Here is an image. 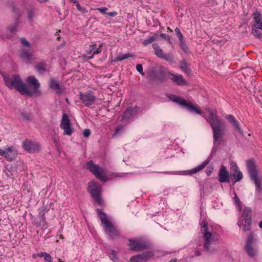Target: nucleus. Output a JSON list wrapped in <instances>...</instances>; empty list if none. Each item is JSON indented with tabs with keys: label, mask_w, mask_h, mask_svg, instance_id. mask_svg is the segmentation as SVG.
I'll use <instances>...</instances> for the list:
<instances>
[{
	"label": "nucleus",
	"mask_w": 262,
	"mask_h": 262,
	"mask_svg": "<svg viewBox=\"0 0 262 262\" xmlns=\"http://www.w3.org/2000/svg\"><path fill=\"white\" fill-rule=\"evenodd\" d=\"M213 167L211 166H208L205 170V172L207 176H210L213 172Z\"/></svg>",
	"instance_id": "nucleus-47"
},
{
	"label": "nucleus",
	"mask_w": 262,
	"mask_h": 262,
	"mask_svg": "<svg viewBox=\"0 0 262 262\" xmlns=\"http://www.w3.org/2000/svg\"><path fill=\"white\" fill-rule=\"evenodd\" d=\"M136 70L137 71L139 72L142 75L144 76L145 75V73L143 71V67L142 64H138L136 66Z\"/></svg>",
	"instance_id": "nucleus-42"
},
{
	"label": "nucleus",
	"mask_w": 262,
	"mask_h": 262,
	"mask_svg": "<svg viewBox=\"0 0 262 262\" xmlns=\"http://www.w3.org/2000/svg\"><path fill=\"white\" fill-rule=\"evenodd\" d=\"M219 181L221 183L230 182L229 172L227 170L226 167L222 165L219 172Z\"/></svg>",
	"instance_id": "nucleus-21"
},
{
	"label": "nucleus",
	"mask_w": 262,
	"mask_h": 262,
	"mask_svg": "<svg viewBox=\"0 0 262 262\" xmlns=\"http://www.w3.org/2000/svg\"><path fill=\"white\" fill-rule=\"evenodd\" d=\"M60 127L63 130L64 135L70 136L73 133V128L71 126L70 121L67 114L62 115Z\"/></svg>",
	"instance_id": "nucleus-18"
},
{
	"label": "nucleus",
	"mask_w": 262,
	"mask_h": 262,
	"mask_svg": "<svg viewBox=\"0 0 262 262\" xmlns=\"http://www.w3.org/2000/svg\"><path fill=\"white\" fill-rule=\"evenodd\" d=\"M164 53H165L163 52V50L160 49V50H158L156 52H155V55L158 57L162 59Z\"/></svg>",
	"instance_id": "nucleus-45"
},
{
	"label": "nucleus",
	"mask_w": 262,
	"mask_h": 262,
	"mask_svg": "<svg viewBox=\"0 0 262 262\" xmlns=\"http://www.w3.org/2000/svg\"><path fill=\"white\" fill-rule=\"evenodd\" d=\"M77 9L82 13L83 14L86 13L88 12V10L85 7H81L79 3H77V5H76Z\"/></svg>",
	"instance_id": "nucleus-38"
},
{
	"label": "nucleus",
	"mask_w": 262,
	"mask_h": 262,
	"mask_svg": "<svg viewBox=\"0 0 262 262\" xmlns=\"http://www.w3.org/2000/svg\"><path fill=\"white\" fill-rule=\"evenodd\" d=\"M87 168L93 173L95 177L102 181L106 182V179L103 174L102 170L98 166L94 164L92 161H89L86 163Z\"/></svg>",
	"instance_id": "nucleus-16"
},
{
	"label": "nucleus",
	"mask_w": 262,
	"mask_h": 262,
	"mask_svg": "<svg viewBox=\"0 0 262 262\" xmlns=\"http://www.w3.org/2000/svg\"><path fill=\"white\" fill-rule=\"evenodd\" d=\"M42 217L43 220H45V215L44 214H42Z\"/></svg>",
	"instance_id": "nucleus-61"
},
{
	"label": "nucleus",
	"mask_w": 262,
	"mask_h": 262,
	"mask_svg": "<svg viewBox=\"0 0 262 262\" xmlns=\"http://www.w3.org/2000/svg\"><path fill=\"white\" fill-rule=\"evenodd\" d=\"M164 68L162 66L152 67L149 71V79L150 80H161L165 77Z\"/></svg>",
	"instance_id": "nucleus-14"
},
{
	"label": "nucleus",
	"mask_w": 262,
	"mask_h": 262,
	"mask_svg": "<svg viewBox=\"0 0 262 262\" xmlns=\"http://www.w3.org/2000/svg\"><path fill=\"white\" fill-rule=\"evenodd\" d=\"M160 36L163 38V39H165L168 41L169 43H171V41L169 39V35L165 33H161Z\"/></svg>",
	"instance_id": "nucleus-46"
},
{
	"label": "nucleus",
	"mask_w": 262,
	"mask_h": 262,
	"mask_svg": "<svg viewBox=\"0 0 262 262\" xmlns=\"http://www.w3.org/2000/svg\"><path fill=\"white\" fill-rule=\"evenodd\" d=\"M97 10L101 13L105 14H106V11L107 10V8L106 7H101L97 8Z\"/></svg>",
	"instance_id": "nucleus-51"
},
{
	"label": "nucleus",
	"mask_w": 262,
	"mask_h": 262,
	"mask_svg": "<svg viewBox=\"0 0 262 262\" xmlns=\"http://www.w3.org/2000/svg\"><path fill=\"white\" fill-rule=\"evenodd\" d=\"M71 1L72 3L76 4V5H77V3H79L77 0H71Z\"/></svg>",
	"instance_id": "nucleus-58"
},
{
	"label": "nucleus",
	"mask_w": 262,
	"mask_h": 262,
	"mask_svg": "<svg viewBox=\"0 0 262 262\" xmlns=\"http://www.w3.org/2000/svg\"><path fill=\"white\" fill-rule=\"evenodd\" d=\"M21 57L24 59H26L27 61L30 62L31 60L32 55L27 51L23 52L21 54Z\"/></svg>",
	"instance_id": "nucleus-33"
},
{
	"label": "nucleus",
	"mask_w": 262,
	"mask_h": 262,
	"mask_svg": "<svg viewBox=\"0 0 262 262\" xmlns=\"http://www.w3.org/2000/svg\"><path fill=\"white\" fill-rule=\"evenodd\" d=\"M225 118L232 126L236 127L240 133H243L242 129L240 127L238 121L235 119L233 115H227L226 116Z\"/></svg>",
	"instance_id": "nucleus-24"
},
{
	"label": "nucleus",
	"mask_w": 262,
	"mask_h": 262,
	"mask_svg": "<svg viewBox=\"0 0 262 262\" xmlns=\"http://www.w3.org/2000/svg\"><path fill=\"white\" fill-rule=\"evenodd\" d=\"M138 107H128L123 113L122 115V119L124 120H129L132 118L137 113L138 110Z\"/></svg>",
	"instance_id": "nucleus-22"
},
{
	"label": "nucleus",
	"mask_w": 262,
	"mask_h": 262,
	"mask_svg": "<svg viewBox=\"0 0 262 262\" xmlns=\"http://www.w3.org/2000/svg\"><path fill=\"white\" fill-rule=\"evenodd\" d=\"M254 24L252 26V33L257 38H261L262 34V14L259 12H255L253 14Z\"/></svg>",
	"instance_id": "nucleus-8"
},
{
	"label": "nucleus",
	"mask_w": 262,
	"mask_h": 262,
	"mask_svg": "<svg viewBox=\"0 0 262 262\" xmlns=\"http://www.w3.org/2000/svg\"><path fill=\"white\" fill-rule=\"evenodd\" d=\"M45 261L46 262H52V258L49 254H47L44 258Z\"/></svg>",
	"instance_id": "nucleus-50"
},
{
	"label": "nucleus",
	"mask_w": 262,
	"mask_h": 262,
	"mask_svg": "<svg viewBox=\"0 0 262 262\" xmlns=\"http://www.w3.org/2000/svg\"><path fill=\"white\" fill-rule=\"evenodd\" d=\"M24 149L29 153H33L39 150V144L36 142H33L30 139H26L23 143Z\"/></svg>",
	"instance_id": "nucleus-19"
},
{
	"label": "nucleus",
	"mask_w": 262,
	"mask_h": 262,
	"mask_svg": "<svg viewBox=\"0 0 262 262\" xmlns=\"http://www.w3.org/2000/svg\"><path fill=\"white\" fill-rule=\"evenodd\" d=\"M28 85L25 84V88L27 92H23V95L31 97L33 94L37 96L40 95L39 91L40 83L37 79L33 76H30L26 79Z\"/></svg>",
	"instance_id": "nucleus-6"
},
{
	"label": "nucleus",
	"mask_w": 262,
	"mask_h": 262,
	"mask_svg": "<svg viewBox=\"0 0 262 262\" xmlns=\"http://www.w3.org/2000/svg\"><path fill=\"white\" fill-rule=\"evenodd\" d=\"M19 18H17L16 21L8 27V30L11 34H14L17 29L19 25Z\"/></svg>",
	"instance_id": "nucleus-29"
},
{
	"label": "nucleus",
	"mask_w": 262,
	"mask_h": 262,
	"mask_svg": "<svg viewBox=\"0 0 262 262\" xmlns=\"http://www.w3.org/2000/svg\"><path fill=\"white\" fill-rule=\"evenodd\" d=\"M128 246L131 250L140 251L149 247L148 243L142 238H135L130 239Z\"/></svg>",
	"instance_id": "nucleus-12"
},
{
	"label": "nucleus",
	"mask_w": 262,
	"mask_h": 262,
	"mask_svg": "<svg viewBox=\"0 0 262 262\" xmlns=\"http://www.w3.org/2000/svg\"><path fill=\"white\" fill-rule=\"evenodd\" d=\"M37 72L40 74H43L47 70V64L43 62L37 63L35 66Z\"/></svg>",
	"instance_id": "nucleus-27"
},
{
	"label": "nucleus",
	"mask_w": 262,
	"mask_h": 262,
	"mask_svg": "<svg viewBox=\"0 0 262 262\" xmlns=\"http://www.w3.org/2000/svg\"><path fill=\"white\" fill-rule=\"evenodd\" d=\"M91 55L88 56L86 57V59L88 60H91V59H92L93 58H94L95 55H93V54H91Z\"/></svg>",
	"instance_id": "nucleus-55"
},
{
	"label": "nucleus",
	"mask_w": 262,
	"mask_h": 262,
	"mask_svg": "<svg viewBox=\"0 0 262 262\" xmlns=\"http://www.w3.org/2000/svg\"><path fill=\"white\" fill-rule=\"evenodd\" d=\"M101 47H102V44L99 45V47H97L96 45V46H95V48H94V51H93V55L95 56L96 55L101 53V52L102 51Z\"/></svg>",
	"instance_id": "nucleus-37"
},
{
	"label": "nucleus",
	"mask_w": 262,
	"mask_h": 262,
	"mask_svg": "<svg viewBox=\"0 0 262 262\" xmlns=\"http://www.w3.org/2000/svg\"><path fill=\"white\" fill-rule=\"evenodd\" d=\"M168 98L172 101L185 107L187 110L191 112H195L198 114H201V111L198 108L196 105H193L191 103L187 102L185 99L178 97L174 95H169Z\"/></svg>",
	"instance_id": "nucleus-7"
},
{
	"label": "nucleus",
	"mask_w": 262,
	"mask_h": 262,
	"mask_svg": "<svg viewBox=\"0 0 262 262\" xmlns=\"http://www.w3.org/2000/svg\"><path fill=\"white\" fill-rule=\"evenodd\" d=\"M47 254L48 253H46V252H41L40 254H39V256L40 257H43L45 258V257L47 255Z\"/></svg>",
	"instance_id": "nucleus-56"
},
{
	"label": "nucleus",
	"mask_w": 262,
	"mask_h": 262,
	"mask_svg": "<svg viewBox=\"0 0 262 262\" xmlns=\"http://www.w3.org/2000/svg\"><path fill=\"white\" fill-rule=\"evenodd\" d=\"M97 212L101 223L104 226L105 232L112 238H116L120 235V231L109 221L106 213L102 210L97 209Z\"/></svg>",
	"instance_id": "nucleus-3"
},
{
	"label": "nucleus",
	"mask_w": 262,
	"mask_h": 262,
	"mask_svg": "<svg viewBox=\"0 0 262 262\" xmlns=\"http://www.w3.org/2000/svg\"><path fill=\"white\" fill-rule=\"evenodd\" d=\"M58 261H59V262H62V261L61 260V259H59Z\"/></svg>",
	"instance_id": "nucleus-62"
},
{
	"label": "nucleus",
	"mask_w": 262,
	"mask_h": 262,
	"mask_svg": "<svg viewBox=\"0 0 262 262\" xmlns=\"http://www.w3.org/2000/svg\"><path fill=\"white\" fill-rule=\"evenodd\" d=\"M230 172L234 184L240 181L243 179V174L235 162L230 163Z\"/></svg>",
	"instance_id": "nucleus-20"
},
{
	"label": "nucleus",
	"mask_w": 262,
	"mask_h": 262,
	"mask_svg": "<svg viewBox=\"0 0 262 262\" xmlns=\"http://www.w3.org/2000/svg\"><path fill=\"white\" fill-rule=\"evenodd\" d=\"M212 156L209 157L206 160L203 162L200 165L197 167L192 169L190 171H181L176 172H161L162 173L168 174H176V175H187L195 173L204 169L210 162Z\"/></svg>",
	"instance_id": "nucleus-11"
},
{
	"label": "nucleus",
	"mask_w": 262,
	"mask_h": 262,
	"mask_svg": "<svg viewBox=\"0 0 262 262\" xmlns=\"http://www.w3.org/2000/svg\"><path fill=\"white\" fill-rule=\"evenodd\" d=\"M246 167L250 179L255 184L256 193H262V179L259 176V171L254 160L252 159L247 160Z\"/></svg>",
	"instance_id": "nucleus-2"
},
{
	"label": "nucleus",
	"mask_w": 262,
	"mask_h": 262,
	"mask_svg": "<svg viewBox=\"0 0 262 262\" xmlns=\"http://www.w3.org/2000/svg\"><path fill=\"white\" fill-rule=\"evenodd\" d=\"M35 11H36L35 9L34 8H31L28 10V11H27L28 18L30 20V21H32L33 18L35 16Z\"/></svg>",
	"instance_id": "nucleus-32"
},
{
	"label": "nucleus",
	"mask_w": 262,
	"mask_h": 262,
	"mask_svg": "<svg viewBox=\"0 0 262 262\" xmlns=\"http://www.w3.org/2000/svg\"><path fill=\"white\" fill-rule=\"evenodd\" d=\"M195 254V256H200L201 255V253H200V252L199 251H196L195 252V254Z\"/></svg>",
	"instance_id": "nucleus-57"
},
{
	"label": "nucleus",
	"mask_w": 262,
	"mask_h": 262,
	"mask_svg": "<svg viewBox=\"0 0 262 262\" xmlns=\"http://www.w3.org/2000/svg\"><path fill=\"white\" fill-rule=\"evenodd\" d=\"M38 1L41 3H45V2H47L48 0H38Z\"/></svg>",
	"instance_id": "nucleus-59"
},
{
	"label": "nucleus",
	"mask_w": 262,
	"mask_h": 262,
	"mask_svg": "<svg viewBox=\"0 0 262 262\" xmlns=\"http://www.w3.org/2000/svg\"><path fill=\"white\" fill-rule=\"evenodd\" d=\"M4 80L6 85L10 90L15 89L23 95V92H27L25 88V83L20 76L13 74L11 76H5Z\"/></svg>",
	"instance_id": "nucleus-4"
},
{
	"label": "nucleus",
	"mask_w": 262,
	"mask_h": 262,
	"mask_svg": "<svg viewBox=\"0 0 262 262\" xmlns=\"http://www.w3.org/2000/svg\"><path fill=\"white\" fill-rule=\"evenodd\" d=\"M21 43L23 46L29 47L30 46V43L25 38H21Z\"/></svg>",
	"instance_id": "nucleus-44"
},
{
	"label": "nucleus",
	"mask_w": 262,
	"mask_h": 262,
	"mask_svg": "<svg viewBox=\"0 0 262 262\" xmlns=\"http://www.w3.org/2000/svg\"><path fill=\"white\" fill-rule=\"evenodd\" d=\"M203 228L204 231L203 239H204V248L207 252H212L214 248L213 247V245H215L218 238L216 237L215 234L212 233L208 231V227L207 223L203 222Z\"/></svg>",
	"instance_id": "nucleus-5"
},
{
	"label": "nucleus",
	"mask_w": 262,
	"mask_h": 262,
	"mask_svg": "<svg viewBox=\"0 0 262 262\" xmlns=\"http://www.w3.org/2000/svg\"><path fill=\"white\" fill-rule=\"evenodd\" d=\"M96 46V43H93L89 46V49L86 51L87 54H91L93 53L94 49Z\"/></svg>",
	"instance_id": "nucleus-43"
},
{
	"label": "nucleus",
	"mask_w": 262,
	"mask_h": 262,
	"mask_svg": "<svg viewBox=\"0 0 262 262\" xmlns=\"http://www.w3.org/2000/svg\"><path fill=\"white\" fill-rule=\"evenodd\" d=\"M49 87L55 90L57 94H60L62 92V90L60 87L58 81L54 79H51L49 81Z\"/></svg>",
	"instance_id": "nucleus-25"
},
{
	"label": "nucleus",
	"mask_w": 262,
	"mask_h": 262,
	"mask_svg": "<svg viewBox=\"0 0 262 262\" xmlns=\"http://www.w3.org/2000/svg\"><path fill=\"white\" fill-rule=\"evenodd\" d=\"M243 219L239 221L237 225L239 226H243L244 231H249L251 229L252 223L251 210L250 208L245 207L242 214Z\"/></svg>",
	"instance_id": "nucleus-9"
},
{
	"label": "nucleus",
	"mask_w": 262,
	"mask_h": 262,
	"mask_svg": "<svg viewBox=\"0 0 262 262\" xmlns=\"http://www.w3.org/2000/svg\"><path fill=\"white\" fill-rule=\"evenodd\" d=\"M79 96L82 102L86 106L94 104L97 100V98L94 95L93 92L91 91L84 93L80 92Z\"/></svg>",
	"instance_id": "nucleus-15"
},
{
	"label": "nucleus",
	"mask_w": 262,
	"mask_h": 262,
	"mask_svg": "<svg viewBox=\"0 0 262 262\" xmlns=\"http://www.w3.org/2000/svg\"><path fill=\"white\" fill-rule=\"evenodd\" d=\"M17 155V151L13 146H6L4 149H0V156H4L8 161L14 160Z\"/></svg>",
	"instance_id": "nucleus-17"
},
{
	"label": "nucleus",
	"mask_w": 262,
	"mask_h": 262,
	"mask_svg": "<svg viewBox=\"0 0 262 262\" xmlns=\"http://www.w3.org/2000/svg\"><path fill=\"white\" fill-rule=\"evenodd\" d=\"M130 56H131V54L129 53H127V54H124V55H119L117 56L116 60L118 61H122L124 59H125Z\"/></svg>",
	"instance_id": "nucleus-36"
},
{
	"label": "nucleus",
	"mask_w": 262,
	"mask_h": 262,
	"mask_svg": "<svg viewBox=\"0 0 262 262\" xmlns=\"http://www.w3.org/2000/svg\"><path fill=\"white\" fill-rule=\"evenodd\" d=\"M180 46L185 53L187 52L188 48L186 46V44L185 43V42L183 39L182 40L180 41Z\"/></svg>",
	"instance_id": "nucleus-41"
},
{
	"label": "nucleus",
	"mask_w": 262,
	"mask_h": 262,
	"mask_svg": "<svg viewBox=\"0 0 262 262\" xmlns=\"http://www.w3.org/2000/svg\"><path fill=\"white\" fill-rule=\"evenodd\" d=\"M254 242V234L251 232L247 236L245 245V250L248 255L251 258L254 257L257 254V248L253 245Z\"/></svg>",
	"instance_id": "nucleus-10"
},
{
	"label": "nucleus",
	"mask_w": 262,
	"mask_h": 262,
	"mask_svg": "<svg viewBox=\"0 0 262 262\" xmlns=\"http://www.w3.org/2000/svg\"><path fill=\"white\" fill-rule=\"evenodd\" d=\"M125 125L120 124L116 128L114 136L117 135L118 134H121L125 129Z\"/></svg>",
	"instance_id": "nucleus-34"
},
{
	"label": "nucleus",
	"mask_w": 262,
	"mask_h": 262,
	"mask_svg": "<svg viewBox=\"0 0 262 262\" xmlns=\"http://www.w3.org/2000/svg\"><path fill=\"white\" fill-rule=\"evenodd\" d=\"M110 258L115 261L118 259V257L116 251L114 250H112L111 252L108 254Z\"/></svg>",
	"instance_id": "nucleus-35"
},
{
	"label": "nucleus",
	"mask_w": 262,
	"mask_h": 262,
	"mask_svg": "<svg viewBox=\"0 0 262 262\" xmlns=\"http://www.w3.org/2000/svg\"><path fill=\"white\" fill-rule=\"evenodd\" d=\"M152 48L155 51V52H156L158 50L161 49L159 45L157 43H154L152 44Z\"/></svg>",
	"instance_id": "nucleus-52"
},
{
	"label": "nucleus",
	"mask_w": 262,
	"mask_h": 262,
	"mask_svg": "<svg viewBox=\"0 0 262 262\" xmlns=\"http://www.w3.org/2000/svg\"><path fill=\"white\" fill-rule=\"evenodd\" d=\"M154 255V252L152 251H144L141 254H137V256L139 257L141 260L143 261H146L152 257Z\"/></svg>",
	"instance_id": "nucleus-26"
},
{
	"label": "nucleus",
	"mask_w": 262,
	"mask_h": 262,
	"mask_svg": "<svg viewBox=\"0 0 262 262\" xmlns=\"http://www.w3.org/2000/svg\"><path fill=\"white\" fill-rule=\"evenodd\" d=\"M234 201H235V203L237 204H239L240 203V201L238 199V198H237V196H236V195H235V196L234 197Z\"/></svg>",
	"instance_id": "nucleus-54"
},
{
	"label": "nucleus",
	"mask_w": 262,
	"mask_h": 262,
	"mask_svg": "<svg viewBox=\"0 0 262 262\" xmlns=\"http://www.w3.org/2000/svg\"><path fill=\"white\" fill-rule=\"evenodd\" d=\"M175 33L178 35L179 41L182 40L183 39V35L182 33L181 32L180 30L178 28H176L174 30Z\"/></svg>",
	"instance_id": "nucleus-39"
},
{
	"label": "nucleus",
	"mask_w": 262,
	"mask_h": 262,
	"mask_svg": "<svg viewBox=\"0 0 262 262\" xmlns=\"http://www.w3.org/2000/svg\"><path fill=\"white\" fill-rule=\"evenodd\" d=\"M106 14L109 16L114 17L117 14V13L116 11H112L111 12L107 13Z\"/></svg>",
	"instance_id": "nucleus-53"
},
{
	"label": "nucleus",
	"mask_w": 262,
	"mask_h": 262,
	"mask_svg": "<svg viewBox=\"0 0 262 262\" xmlns=\"http://www.w3.org/2000/svg\"><path fill=\"white\" fill-rule=\"evenodd\" d=\"M91 135V132L89 129H85L83 132V136L84 137H88Z\"/></svg>",
	"instance_id": "nucleus-49"
},
{
	"label": "nucleus",
	"mask_w": 262,
	"mask_h": 262,
	"mask_svg": "<svg viewBox=\"0 0 262 262\" xmlns=\"http://www.w3.org/2000/svg\"><path fill=\"white\" fill-rule=\"evenodd\" d=\"M205 110L208 113V117L205 119L211 127L214 144H219L225 134L224 121L217 116L215 110L206 108Z\"/></svg>",
	"instance_id": "nucleus-1"
},
{
	"label": "nucleus",
	"mask_w": 262,
	"mask_h": 262,
	"mask_svg": "<svg viewBox=\"0 0 262 262\" xmlns=\"http://www.w3.org/2000/svg\"><path fill=\"white\" fill-rule=\"evenodd\" d=\"M159 35L157 34H155L154 35L149 36L147 39H144L142 42V44L144 46H146L149 43L157 39Z\"/></svg>",
	"instance_id": "nucleus-28"
},
{
	"label": "nucleus",
	"mask_w": 262,
	"mask_h": 262,
	"mask_svg": "<svg viewBox=\"0 0 262 262\" xmlns=\"http://www.w3.org/2000/svg\"><path fill=\"white\" fill-rule=\"evenodd\" d=\"M88 189L95 201L101 204L102 201L100 196L101 187L99 185L94 181L90 182L89 183Z\"/></svg>",
	"instance_id": "nucleus-13"
},
{
	"label": "nucleus",
	"mask_w": 262,
	"mask_h": 262,
	"mask_svg": "<svg viewBox=\"0 0 262 262\" xmlns=\"http://www.w3.org/2000/svg\"><path fill=\"white\" fill-rule=\"evenodd\" d=\"M130 262H142L137 255L132 256L130 258Z\"/></svg>",
	"instance_id": "nucleus-48"
},
{
	"label": "nucleus",
	"mask_w": 262,
	"mask_h": 262,
	"mask_svg": "<svg viewBox=\"0 0 262 262\" xmlns=\"http://www.w3.org/2000/svg\"><path fill=\"white\" fill-rule=\"evenodd\" d=\"M21 117L24 121H27L30 119L29 115L26 112L20 113Z\"/></svg>",
	"instance_id": "nucleus-40"
},
{
	"label": "nucleus",
	"mask_w": 262,
	"mask_h": 262,
	"mask_svg": "<svg viewBox=\"0 0 262 262\" xmlns=\"http://www.w3.org/2000/svg\"><path fill=\"white\" fill-rule=\"evenodd\" d=\"M259 228L262 229V221H261L259 223Z\"/></svg>",
	"instance_id": "nucleus-60"
},
{
	"label": "nucleus",
	"mask_w": 262,
	"mask_h": 262,
	"mask_svg": "<svg viewBox=\"0 0 262 262\" xmlns=\"http://www.w3.org/2000/svg\"><path fill=\"white\" fill-rule=\"evenodd\" d=\"M181 69L187 74H189L190 71L188 66V64L184 60L182 61L180 63Z\"/></svg>",
	"instance_id": "nucleus-30"
},
{
	"label": "nucleus",
	"mask_w": 262,
	"mask_h": 262,
	"mask_svg": "<svg viewBox=\"0 0 262 262\" xmlns=\"http://www.w3.org/2000/svg\"><path fill=\"white\" fill-rule=\"evenodd\" d=\"M162 59L165 60L168 62L172 63L174 62V57L172 54L171 53H164Z\"/></svg>",
	"instance_id": "nucleus-31"
},
{
	"label": "nucleus",
	"mask_w": 262,
	"mask_h": 262,
	"mask_svg": "<svg viewBox=\"0 0 262 262\" xmlns=\"http://www.w3.org/2000/svg\"><path fill=\"white\" fill-rule=\"evenodd\" d=\"M171 76L170 79L177 85H181L187 84V81L184 78L182 75L171 74Z\"/></svg>",
	"instance_id": "nucleus-23"
}]
</instances>
